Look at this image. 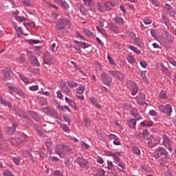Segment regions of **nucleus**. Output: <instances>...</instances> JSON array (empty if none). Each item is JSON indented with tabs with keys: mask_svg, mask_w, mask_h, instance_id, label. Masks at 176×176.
Masks as SVG:
<instances>
[{
	"mask_svg": "<svg viewBox=\"0 0 176 176\" xmlns=\"http://www.w3.org/2000/svg\"><path fill=\"white\" fill-rule=\"evenodd\" d=\"M160 111L162 113H166L167 116H171V113H173V107H171V104L160 105L159 107Z\"/></svg>",
	"mask_w": 176,
	"mask_h": 176,
	"instance_id": "20e7f679",
	"label": "nucleus"
},
{
	"mask_svg": "<svg viewBox=\"0 0 176 176\" xmlns=\"http://www.w3.org/2000/svg\"><path fill=\"white\" fill-rule=\"evenodd\" d=\"M128 88L131 92L132 96H135L138 93V88L137 87V84L133 80H129L127 82Z\"/></svg>",
	"mask_w": 176,
	"mask_h": 176,
	"instance_id": "39448f33",
	"label": "nucleus"
},
{
	"mask_svg": "<svg viewBox=\"0 0 176 176\" xmlns=\"http://www.w3.org/2000/svg\"><path fill=\"white\" fill-rule=\"evenodd\" d=\"M105 170L104 169H100L98 171V173L95 175V176H104Z\"/></svg>",
	"mask_w": 176,
	"mask_h": 176,
	"instance_id": "c03bdc74",
	"label": "nucleus"
},
{
	"mask_svg": "<svg viewBox=\"0 0 176 176\" xmlns=\"http://www.w3.org/2000/svg\"><path fill=\"white\" fill-rule=\"evenodd\" d=\"M134 42L136 45H141V39L138 37H135Z\"/></svg>",
	"mask_w": 176,
	"mask_h": 176,
	"instance_id": "0e129e2a",
	"label": "nucleus"
},
{
	"mask_svg": "<svg viewBox=\"0 0 176 176\" xmlns=\"http://www.w3.org/2000/svg\"><path fill=\"white\" fill-rule=\"evenodd\" d=\"M164 146L168 149V151H171V140H170V138H165L164 139Z\"/></svg>",
	"mask_w": 176,
	"mask_h": 176,
	"instance_id": "f3484780",
	"label": "nucleus"
},
{
	"mask_svg": "<svg viewBox=\"0 0 176 176\" xmlns=\"http://www.w3.org/2000/svg\"><path fill=\"white\" fill-rule=\"evenodd\" d=\"M116 6V2L107 1L104 3V8L102 9L103 12H108L112 9V8Z\"/></svg>",
	"mask_w": 176,
	"mask_h": 176,
	"instance_id": "9d476101",
	"label": "nucleus"
},
{
	"mask_svg": "<svg viewBox=\"0 0 176 176\" xmlns=\"http://www.w3.org/2000/svg\"><path fill=\"white\" fill-rule=\"evenodd\" d=\"M45 145L47 149H52V146H53V143L52 142V140H47L45 142Z\"/></svg>",
	"mask_w": 176,
	"mask_h": 176,
	"instance_id": "58836bf2",
	"label": "nucleus"
},
{
	"mask_svg": "<svg viewBox=\"0 0 176 176\" xmlns=\"http://www.w3.org/2000/svg\"><path fill=\"white\" fill-rule=\"evenodd\" d=\"M3 74L5 78H9L13 74V71H12L10 67H6L3 69Z\"/></svg>",
	"mask_w": 176,
	"mask_h": 176,
	"instance_id": "2eb2a0df",
	"label": "nucleus"
},
{
	"mask_svg": "<svg viewBox=\"0 0 176 176\" xmlns=\"http://www.w3.org/2000/svg\"><path fill=\"white\" fill-rule=\"evenodd\" d=\"M55 153H56V155H58L59 156H61V153H62V151H61V146H60V144H57L56 146H55Z\"/></svg>",
	"mask_w": 176,
	"mask_h": 176,
	"instance_id": "7c9ffc66",
	"label": "nucleus"
},
{
	"mask_svg": "<svg viewBox=\"0 0 176 176\" xmlns=\"http://www.w3.org/2000/svg\"><path fill=\"white\" fill-rule=\"evenodd\" d=\"M80 47H81V49H87V47H90V44L86 43L85 42H81Z\"/></svg>",
	"mask_w": 176,
	"mask_h": 176,
	"instance_id": "ea45409f",
	"label": "nucleus"
},
{
	"mask_svg": "<svg viewBox=\"0 0 176 176\" xmlns=\"http://www.w3.org/2000/svg\"><path fill=\"white\" fill-rule=\"evenodd\" d=\"M23 5L25 6H32V4L30 2V0H25L23 1Z\"/></svg>",
	"mask_w": 176,
	"mask_h": 176,
	"instance_id": "69168bd1",
	"label": "nucleus"
},
{
	"mask_svg": "<svg viewBox=\"0 0 176 176\" xmlns=\"http://www.w3.org/2000/svg\"><path fill=\"white\" fill-rule=\"evenodd\" d=\"M150 1L153 3V5L157 7L160 6V2H159V0H150Z\"/></svg>",
	"mask_w": 176,
	"mask_h": 176,
	"instance_id": "6e6d98bb",
	"label": "nucleus"
},
{
	"mask_svg": "<svg viewBox=\"0 0 176 176\" xmlns=\"http://www.w3.org/2000/svg\"><path fill=\"white\" fill-rule=\"evenodd\" d=\"M67 83L69 87H76V86H78V83L75 82L74 81L67 80Z\"/></svg>",
	"mask_w": 176,
	"mask_h": 176,
	"instance_id": "e433bc0d",
	"label": "nucleus"
},
{
	"mask_svg": "<svg viewBox=\"0 0 176 176\" xmlns=\"http://www.w3.org/2000/svg\"><path fill=\"white\" fill-rule=\"evenodd\" d=\"M150 135H151V133H149V131L145 129V130H143L142 133H138L137 138H140L141 141H144V140H148Z\"/></svg>",
	"mask_w": 176,
	"mask_h": 176,
	"instance_id": "6e6552de",
	"label": "nucleus"
},
{
	"mask_svg": "<svg viewBox=\"0 0 176 176\" xmlns=\"http://www.w3.org/2000/svg\"><path fill=\"white\" fill-rule=\"evenodd\" d=\"M107 168L108 170H112L113 168V163L112 162H107Z\"/></svg>",
	"mask_w": 176,
	"mask_h": 176,
	"instance_id": "5fc2aeb1",
	"label": "nucleus"
},
{
	"mask_svg": "<svg viewBox=\"0 0 176 176\" xmlns=\"http://www.w3.org/2000/svg\"><path fill=\"white\" fill-rule=\"evenodd\" d=\"M69 23H71V21L68 19H60L58 23L55 25V30L56 31H61V30H64Z\"/></svg>",
	"mask_w": 176,
	"mask_h": 176,
	"instance_id": "f03ea898",
	"label": "nucleus"
},
{
	"mask_svg": "<svg viewBox=\"0 0 176 176\" xmlns=\"http://www.w3.org/2000/svg\"><path fill=\"white\" fill-rule=\"evenodd\" d=\"M109 74H110V75H112V76H113L114 78H117L118 79H119V80H123L124 78H123V74H122V73H120L119 71H109Z\"/></svg>",
	"mask_w": 176,
	"mask_h": 176,
	"instance_id": "9b49d317",
	"label": "nucleus"
},
{
	"mask_svg": "<svg viewBox=\"0 0 176 176\" xmlns=\"http://www.w3.org/2000/svg\"><path fill=\"white\" fill-rule=\"evenodd\" d=\"M96 29L98 30V32H100V34H102V35H103V36L104 38H107L108 37V34H107V32H105V30L101 29L98 26L96 27Z\"/></svg>",
	"mask_w": 176,
	"mask_h": 176,
	"instance_id": "c756f323",
	"label": "nucleus"
},
{
	"mask_svg": "<svg viewBox=\"0 0 176 176\" xmlns=\"http://www.w3.org/2000/svg\"><path fill=\"white\" fill-rule=\"evenodd\" d=\"M82 31L85 34V35H87V36H88L89 38H94V33L90 32L89 29L84 28H82Z\"/></svg>",
	"mask_w": 176,
	"mask_h": 176,
	"instance_id": "5701e85b",
	"label": "nucleus"
},
{
	"mask_svg": "<svg viewBox=\"0 0 176 176\" xmlns=\"http://www.w3.org/2000/svg\"><path fill=\"white\" fill-rule=\"evenodd\" d=\"M63 149L65 151V152H71V148L69 146L65 145V144L63 143L61 145Z\"/></svg>",
	"mask_w": 176,
	"mask_h": 176,
	"instance_id": "37998d69",
	"label": "nucleus"
},
{
	"mask_svg": "<svg viewBox=\"0 0 176 176\" xmlns=\"http://www.w3.org/2000/svg\"><path fill=\"white\" fill-rule=\"evenodd\" d=\"M154 156L155 159H159L158 162L160 164H166L167 162H168V159H170V155L163 147H159L155 152Z\"/></svg>",
	"mask_w": 176,
	"mask_h": 176,
	"instance_id": "f257e3e1",
	"label": "nucleus"
},
{
	"mask_svg": "<svg viewBox=\"0 0 176 176\" xmlns=\"http://www.w3.org/2000/svg\"><path fill=\"white\" fill-rule=\"evenodd\" d=\"M28 42L30 45H36V43H41V41L39 40H28Z\"/></svg>",
	"mask_w": 176,
	"mask_h": 176,
	"instance_id": "3c124183",
	"label": "nucleus"
},
{
	"mask_svg": "<svg viewBox=\"0 0 176 176\" xmlns=\"http://www.w3.org/2000/svg\"><path fill=\"white\" fill-rule=\"evenodd\" d=\"M25 138H27V135L21 133L19 137L15 139V141L16 144H23V142L25 141Z\"/></svg>",
	"mask_w": 176,
	"mask_h": 176,
	"instance_id": "4468645a",
	"label": "nucleus"
},
{
	"mask_svg": "<svg viewBox=\"0 0 176 176\" xmlns=\"http://www.w3.org/2000/svg\"><path fill=\"white\" fill-rule=\"evenodd\" d=\"M161 67H162V72H164L165 74V75H166V76H171V72H170V71L168 70V69L167 67H166V66H164V65L161 64Z\"/></svg>",
	"mask_w": 176,
	"mask_h": 176,
	"instance_id": "4be33fe9",
	"label": "nucleus"
},
{
	"mask_svg": "<svg viewBox=\"0 0 176 176\" xmlns=\"http://www.w3.org/2000/svg\"><path fill=\"white\" fill-rule=\"evenodd\" d=\"M128 47H129V49L134 52V53H135L136 54H141V51L138 50V48L131 45H129Z\"/></svg>",
	"mask_w": 176,
	"mask_h": 176,
	"instance_id": "a878e982",
	"label": "nucleus"
},
{
	"mask_svg": "<svg viewBox=\"0 0 176 176\" xmlns=\"http://www.w3.org/2000/svg\"><path fill=\"white\" fill-rule=\"evenodd\" d=\"M38 100H39L41 105H47V100H46V99L43 98V97H39Z\"/></svg>",
	"mask_w": 176,
	"mask_h": 176,
	"instance_id": "79ce46f5",
	"label": "nucleus"
},
{
	"mask_svg": "<svg viewBox=\"0 0 176 176\" xmlns=\"http://www.w3.org/2000/svg\"><path fill=\"white\" fill-rule=\"evenodd\" d=\"M165 39L168 42V43H173L174 42V37L171 36V34L168 31H164Z\"/></svg>",
	"mask_w": 176,
	"mask_h": 176,
	"instance_id": "ddd939ff",
	"label": "nucleus"
},
{
	"mask_svg": "<svg viewBox=\"0 0 176 176\" xmlns=\"http://www.w3.org/2000/svg\"><path fill=\"white\" fill-rule=\"evenodd\" d=\"M15 93L18 94V96H20V97H23V98L25 97L24 92H23V91H21L20 89H16Z\"/></svg>",
	"mask_w": 176,
	"mask_h": 176,
	"instance_id": "f704fd0d",
	"label": "nucleus"
},
{
	"mask_svg": "<svg viewBox=\"0 0 176 176\" xmlns=\"http://www.w3.org/2000/svg\"><path fill=\"white\" fill-rule=\"evenodd\" d=\"M144 24H147V25L151 24L152 23V20L149 18H145L144 19Z\"/></svg>",
	"mask_w": 176,
	"mask_h": 176,
	"instance_id": "e2e57ef3",
	"label": "nucleus"
},
{
	"mask_svg": "<svg viewBox=\"0 0 176 176\" xmlns=\"http://www.w3.org/2000/svg\"><path fill=\"white\" fill-rule=\"evenodd\" d=\"M118 166H119V167L121 168H118V170H120L122 173H125V171L123 170H126V165L124 164V163H123V162H119V163L118 164Z\"/></svg>",
	"mask_w": 176,
	"mask_h": 176,
	"instance_id": "72a5a7b5",
	"label": "nucleus"
},
{
	"mask_svg": "<svg viewBox=\"0 0 176 176\" xmlns=\"http://www.w3.org/2000/svg\"><path fill=\"white\" fill-rule=\"evenodd\" d=\"M76 162L79 164L80 167H82V168H89V162L85 159L78 157L76 159Z\"/></svg>",
	"mask_w": 176,
	"mask_h": 176,
	"instance_id": "423d86ee",
	"label": "nucleus"
},
{
	"mask_svg": "<svg viewBox=\"0 0 176 176\" xmlns=\"http://www.w3.org/2000/svg\"><path fill=\"white\" fill-rule=\"evenodd\" d=\"M54 176H63V173H61V172H60V170H55L54 172Z\"/></svg>",
	"mask_w": 176,
	"mask_h": 176,
	"instance_id": "774afa93",
	"label": "nucleus"
},
{
	"mask_svg": "<svg viewBox=\"0 0 176 176\" xmlns=\"http://www.w3.org/2000/svg\"><path fill=\"white\" fill-rule=\"evenodd\" d=\"M148 146H150V148H153L154 146H156L157 144H159V140L155 138L153 135H150V137L148 139Z\"/></svg>",
	"mask_w": 176,
	"mask_h": 176,
	"instance_id": "1a4fd4ad",
	"label": "nucleus"
},
{
	"mask_svg": "<svg viewBox=\"0 0 176 176\" xmlns=\"http://www.w3.org/2000/svg\"><path fill=\"white\" fill-rule=\"evenodd\" d=\"M164 9L165 10H167L168 13H171V10L173 9V8H171V6H170L168 3H166Z\"/></svg>",
	"mask_w": 176,
	"mask_h": 176,
	"instance_id": "09e8293b",
	"label": "nucleus"
},
{
	"mask_svg": "<svg viewBox=\"0 0 176 176\" xmlns=\"http://www.w3.org/2000/svg\"><path fill=\"white\" fill-rule=\"evenodd\" d=\"M127 124L130 129H135V124H137V122H135V120L131 118L127 120Z\"/></svg>",
	"mask_w": 176,
	"mask_h": 176,
	"instance_id": "6ab92c4d",
	"label": "nucleus"
},
{
	"mask_svg": "<svg viewBox=\"0 0 176 176\" xmlns=\"http://www.w3.org/2000/svg\"><path fill=\"white\" fill-rule=\"evenodd\" d=\"M20 160H21V158L20 157H14L13 162L16 164V166H19L20 164Z\"/></svg>",
	"mask_w": 176,
	"mask_h": 176,
	"instance_id": "864d4df0",
	"label": "nucleus"
},
{
	"mask_svg": "<svg viewBox=\"0 0 176 176\" xmlns=\"http://www.w3.org/2000/svg\"><path fill=\"white\" fill-rule=\"evenodd\" d=\"M160 98H162V100L167 99V95H166L165 92H162L160 94Z\"/></svg>",
	"mask_w": 176,
	"mask_h": 176,
	"instance_id": "4d7b16f0",
	"label": "nucleus"
},
{
	"mask_svg": "<svg viewBox=\"0 0 176 176\" xmlns=\"http://www.w3.org/2000/svg\"><path fill=\"white\" fill-rule=\"evenodd\" d=\"M58 124H60V127L62 128L63 131H65V133L69 132V128H68V126H67V124H60V122H58Z\"/></svg>",
	"mask_w": 176,
	"mask_h": 176,
	"instance_id": "2f4dec72",
	"label": "nucleus"
},
{
	"mask_svg": "<svg viewBox=\"0 0 176 176\" xmlns=\"http://www.w3.org/2000/svg\"><path fill=\"white\" fill-rule=\"evenodd\" d=\"M109 25L110 30H111V31H112V32H114V34H118V32H119V29L116 25H115L113 24H110Z\"/></svg>",
	"mask_w": 176,
	"mask_h": 176,
	"instance_id": "bb28decb",
	"label": "nucleus"
},
{
	"mask_svg": "<svg viewBox=\"0 0 176 176\" xmlns=\"http://www.w3.org/2000/svg\"><path fill=\"white\" fill-rule=\"evenodd\" d=\"M58 5H60L62 8H64L65 9H68V8H69V6L66 3V1L63 0H60V1L58 3Z\"/></svg>",
	"mask_w": 176,
	"mask_h": 176,
	"instance_id": "473e14b6",
	"label": "nucleus"
},
{
	"mask_svg": "<svg viewBox=\"0 0 176 176\" xmlns=\"http://www.w3.org/2000/svg\"><path fill=\"white\" fill-rule=\"evenodd\" d=\"M126 60H128L129 63H135V58H134L133 56H128L126 58Z\"/></svg>",
	"mask_w": 176,
	"mask_h": 176,
	"instance_id": "a19ab883",
	"label": "nucleus"
},
{
	"mask_svg": "<svg viewBox=\"0 0 176 176\" xmlns=\"http://www.w3.org/2000/svg\"><path fill=\"white\" fill-rule=\"evenodd\" d=\"M162 21H164L165 25H167L169 23L168 18H166V16L162 15Z\"/></svg>",
	"mask_w": 176,
	"mask_h": 176,
	"instance_id": "13d9d810",
	"label": "nucleus"
},
{
	"mask_svg": "<svg viewBox=\"0 0 176 176\" xmlns=\"http://www.w3.org/2000/svg\"><path fill=\"white\" fill-rule=\"evenodd\" d=\"M109 176H118V172H116V170H111L109 173Z\"/></svg>",
	"mask_w": 176,
	"mask_h": 176,
	"instance_id": "052dcab7",
	"label": "nucleus"
},
{
	"mask_svg": "<svg viewBox=\"0 0 176 176\" xmlns=\"http://www.w3.org/2000/svg\"><path fill=\"white\" fill-rule=\"evenodd\" d=\"M63 119L65 122H67L69 126L71 124V118L69 116H63Z\"/></svg>",
	"mask_w": 176,
	"mask_h": 176,
	"instance_id": "603ef678",
	"label": "nucleus"
},
{
	"mask_svg": "<svg viewBox=\"0 0 176 176\" xmlns=\"http://www.w3.org/2000/svg\"><path fill=\"white\" fill-rule=\"evenodd\" d=\"M86 90V87L85 86H79L76 89V91L78 94H83V91Z\"/></svg>",
	"mask_w": 176,
	"mask_h": 176,
	"instance_id": "c85d7f7f",
	"label": "nucleus"
},
{
	"mask_svg": "<svg viewBox=\"0 0 176 176\" xmlns=\"http://www.w3.org/2000/svg\"><path fill=\"white\" fill-rule=\"evenodd\" d=\"M91 104H93V105H94L96 108H98V109H101V105L99 104L98 102H97V98H94V97H92V98H89Z\"/></svg>",
	"mask_w": 176,
	"mask_h": 176,
	"instance_id": "412c9836",
	"label": "nucleus"
},
{
	"mask_svg": "<svg viewBox=\"0 0 176 176\" xmlns=\"http://www.w3.org/2000/svg\"><path fill=\"white\" fill-rule=\"evenodd\" d=\"M98 8L99 12H101L102 13H104V12H106V11H102V9H104V8H105V3H104L102 5V3L98 2Z\"/></svg>",
	"mask_w": 176,
	"mask_h": 176,
	"instance_id": "c9c22d12",
	"label": "nucleus"
},
{
	"mask_svg": "<svg viewBox=\"0 0 176 176\" xmlns=\"http://www.w3.org/2000/svg\"><path fill=\"white\" fill-rule=\"evenodd\" d=\"M107 58H108L110 64H111L112 65H115L116 64V62H115V60H113V58H112V57H111V55H108Z\"/></svg>",
	"mask_w": 176,
	"mask_h": 176,
	"instance_id": "8fccbe9b",
	"label": "nucleus"
},
{
	"mask_svg": "<svg viewBox=\"0 0 176 176\" xmlns=\"http://www.w3.org/2000/svg\"><path fill=\"white\" fill-rule=\"evenodd\" d=\"M15 19L16 20V21H19V23H23V21H25V20H27V19L24 18V16H16Z\"/></svg>",
	"mask_w": 176,
	"mask_h": 176,
	"instance_id": "a18cd8bd",
	"label": "nucleus"
},
{
	"mask_svg": "<svg viewBox=\"0 0 176 176\" xmlns=\"http://www.w3.org/2000/svg\"><path fill=\"white\" fill-rule=\"evenodd\" d=\"M151 34L153 38H157V31L155 30H151Z\"/></svg>",
	"mask_w": 176,
	"mask_h": 176,
	"instance_id": "680f3d73",
	"label": "nucleus"
},
{
	"mask_svg": "<svg viewBox=\"0 0 176 176\" xmlns=\"http://www.w3.org/2000/svg\"><path fill=\"white\" fill-rule=\"evenodd\" d=\"M3 175L6 176H14L13 175V173L10 170H6L3 172Z\"/></svg>",
	"mask_w": 176,
	"mask_h": 176,
	"instance_id": "bf43d9fd",
	"label": "nucleus"
},
{
	"mask_svg": "<svg viewBox=\"0 0 176 176\" xmlns=\"http://www.w3.org/2000/svg\"><path fill=\"white\" fill-rule=\"evenodd\" d=\"M114 145H119L120 144V141H119V138L117 136L113 141Z\"/></svg>",
	"mask_w": 176,
	"mask_h": 176,
	"instance_id": "338daca9",
	"label": "nucleus"
},
{
	"mask_svg": "<svg viewBox=\"0 0 176 176\" xmlns=\"http://www.w3.org/2000/svg\"><path fill=\"white\" fill-rule=\"evenodd\" d=\"M114 21L115 23H116V24H118L119 25H123V24H124V21L120 16H116L114 18Z\"/></svg>",
	"mask_w": 176,
	"mask_h": 176,
	"instance_id": "b1692460",
	"label": "nucleus"
},
{
	"mask_svg": "<svg viewBox=\"0 0 176 176\" xmlns=\"http://www.w3.org/2000/svg\"><path fill=\"white\" fill-rule=\"evenodd\" d=\"M15 131H16V129H14L13 127H9L8 129V132L10 134V135H12L14 134Z\"/></svg>",
	"mask_w": 176,
	"mask_h": 176,
	"instance_id": "49530a36",
	"label": "nucleus"
},
{
	"mask_svg": "<svg viewBox=\"0 0 176 176\" xmlns=\"http://www.w3.org/2000/svg\"><path fill=\"white\" fill-rule=\"evenodd\" d=\"M18 61L23 64L25 61V57L24 56V54H21L19 58H18Z\"/></svg>",
	"mask_w": 176,
	"mask_h": 176,
	"instance_id": "de8ad7c7",
	"label": "nucleus"
},
{
	"mask_svg": "<svg viewBox=\"0 0 176 176\" xmlns=\"http://www.w3.org/2000/svg\"><path fill=\"white\" fill-rule=\"evenodd\" d=\"M133 151L135 155H141V151L137 146H133Z\"/></svg>",
	"mask_w": 176,
	"mask_h": 176,
	"instance_id": "4c0bfd02",
	"label": "nucleus"
},
{
	"mask_svg": "<svg viewBox=\"0 0 176 176\" xmlns=\"http://www.w3.org/2000/svg\"><path fill=\"white\" fill-rule=\"evenodd\" d=\"M101 77L104 85H106V86L109 87L111 86V85H112V78H111L107 74H102Z\"/></svg>",
	"mask_w": 176,
	"mask_h": 176,
	"instance_id": "0eeeda50",
	"label": "nucleus"
},
{
	"mask_svg": "<svg viewBox=\"0 0 176 176\" xmlns=\"http://www.w3.org/2000/svg\"><path fill=\"white\" fill-rule=\"evenodd\" d=\"M140 125L143 127H152V126H153V121H148L147 124L144 121L140 123Z\"/></svg>",
	"mask_w": 176,
	"mask_h": 176,
	"instance_id": "cd10ccee",
	"label": "nucleus"
},
{
	"mask_svg": "<svg viewBox=\"0 0 176 176\" xmlns=\"http://www.w3.org/2000/svg\"><path fill=\"white\" fill-rule=\"evenodd\" d=\"M34 129L36 131H37V133L40 137H42V138L45 137V133H43V131H42V127L39 126L37 124V125H34Z\"/></svg>",
	"mask_w": 176,
	"mask_h": 176,
	"instance_id": "aec40b11",
	"label": "nucleus"
},
{
	"mask_svg": "<svg viewBox=\"0 0 176 176\" xmlns=\"http://www.w3.org/2000/svg\"><path fill=\"white\" fill-rule=\"evenodd\" d=\"M29 115L35 120L36 122H41V118L38 116V113L34 111H28Z\"/></svg>",
	"mask_w": 176,
	"mask_h": 176,
	"instance_id": "a211bd4d",
	"label": "nucleus"
},
{
	"mask_svg": "<svg viewBox=\"0 0 176 176\" xmlns=\"http://www.w3.org/2000/svg\"><path fill=\"white\" fill-rule=\"evenodd\" d=\"M43 112L47 115V116H50V118H53L54 119H58V114L57 113V111L54 110L50 107H44Z\"/></svg>",
	"mask_w": 176,
	"mask_h": 176,
	"instance_id": "7ed1b4c3",
	"label": "nucleus"
},
{
	"mask_svg": "<svg viewBox=\"0 0 176 176\" xmlns=\"http://www.w3.org/2000/svg\"><path fill=\"white\" fill-rule=\"evenodd\" d=\"M84 5L91 9L94 6V2L93 0H84Z\"/></svg>",
	"mask_w": 176,
	"mask_h": 176,
	"instance_id": "393cba45",
	"label": "nucleus"
},
{
	"mask_svg": "<svg viewBox=\"0 0 176 176\" xmlns=\"http://www.w3.org/2000/svg\"><path fill=\"white\" fill-rule=\"evenodd\" d=\"M52 56H50V54L49 52H45L44 54V58H43V63L44 64H47L48 65L52 64Z\"/></svg>",
	"mask_w": 176,
	"mask_h": 176,
	"instance_id": "f8f14e48",
	"label": "nucleus"
},
{
	"mask_svg": "<svg viewBox=\"0 0 176 176\" xmlns=\"http://www.w3.org/2000/svg\"><path fill=\"white\" fill-rule=\"evenodd\" d=\"M30 61L33 65H35V67H39L41 65L39 61H38V58H36L35 56H31L30 58Z\"/></svg>",
	"mask_w": 176,
	"mask_h": 176,
	"instance_id": "dca6fc26",
	"label": "nucleus"
}]
</instances>
